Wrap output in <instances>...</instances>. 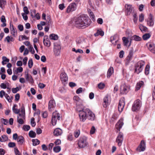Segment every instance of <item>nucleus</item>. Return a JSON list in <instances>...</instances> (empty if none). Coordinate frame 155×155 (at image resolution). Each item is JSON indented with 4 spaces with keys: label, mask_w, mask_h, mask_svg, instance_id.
Wrapping results in <instances>:
<instances>
[{
    "label": "nucleus",
    "mask_w": 155,
    "mask_h": 155,
    "mask_svg": "<svg viewBox=\"0 0 155 155\" xmlns=\"http://www.w3.org/2000/svg\"><path fill=\"white\" fill-rule=\"evenodd\" d=\"M74 22L76 27L85 28L90 25L91 20L87 17L81 15L75 18Z\"/></svg>",
    "instance_id": "obj_1"
},
{
    "label": "nucleus",
    "mask_w": 155,
    "mask_h": 155,
    "mask_svg": "<svg viewBox=\"0 0 155 155\" xmlns=\"http://www.w3.org/2000/svg\"><path fill=\"white\" fill-rule=\"evenodd\" d=\"M17 117V122L20 124H22L24 123L23 120L25 119V107L22 105L21 107L20 111Z\"/></svg>",
    "instance_id": "obj_2"
},
{
    "label": "nucleus",
    "mask_w": 155,
    "mask_h": 155,
    "mask_svg": "<svg viewBox=\"0 0 155 155\" xmlns=\"http://www.w3.org/2000/svg\"><path fill=\"white\" fill-rule=\"evenodd\" d=\"M142 106V102L138 99L134 102L132 107V110L133 111H137L140 110Z\"/></svg>",
    "instance_id": "obj_3"
},
{
    "label": "nucleus",
    "mask_w": 155,
    "mask_h": 155,
    "mask_svg": "<svg viewBox=\"0 0 155 155\" xmlns=\"http://www.w3.org/2000/svg\"><path fill=\"white\" fill-rule=\"evenodd\" d=\"M145 64V62L143 61H140L135 65V72L137 74L140 72L143 69V67Z\"/></svg>",
    "instance_id": "obj_4"
},
{
    "label": "nucleus",
    "mask_w": 155,
    "mask_h": 155,
    "mask_svg": "<svg viewBox=\"0 0 155 155\" xmlns=\"http://www.w3.org/2000/svg\"><path fill=\"white\" fill-rule=\"evenodd\" d=\"M130 88V86L125 83H122L120 86V93L122 94H126L129 91Z\"/></svg>",
    "instance_id": "obj_5"
},
{
    "label": "nucleus",
    "mask_w": 155,
    "mask_h": 155,
    "mask_svg": "<svg viewBox=\"0 0 155 155\" xmlns=\"http://www.w3.org/2000/svg\"><path fill=\"white\" fill-rule=\"evenodd\" d=\"M61 118L60 114L57 111L53 113L52 118L51 124L53 126H54L56 124L57 120H60Z\"/></svg>",
    "instance_id": "obj_6"
},
{
    "label": "nucleus",
    "mask_w": 155,
    "mask_h": 155,
    "mask_svg": "<svg viewBox=\"0 0 155 155\" xmlns=\"http://www.w3.org/2000/svg\"><path fill=\"white\" fill-rule=\"evenodd\" d=\"M87 138L85 136L81 137L78 140V145L80 148L85 147L87 144Z\"/></svg>",
    "instance_id": "obj_7"
},
{
    "label": "nucleus",
    "mask_w": 155,
    "mask_h": 155,
    "mask_svg": "<svg viewBox=\"0 0 155 155\" xmlns=\"http://www.w3.org/2000/svg\"><path fill=\"white\" fill-rule=\"evenodd\" d=\"M61 48L59 45L56 43L54 44V53L55 56H58L59 55Z\"/></svg>",
    "instance_id": "obj_8"
},
{
    "label": "nucleus",
    "mask_w": 155,
    "mask_h": 155,
    "mask_svg": "<svg viewBox=\"0 0 155 155\" xmlns=\"http://www.w3.org/2000/svg\"><path fill=\"white\" fill-rule=\"evenodd\" d=\"M77 8V5L75 3H72L70 4L68 7L66 12L69 13L75 11Z\"/></svg>",
    "instance_id": "obj_9"
},
{
    "label": "nucleus",
    "mask_w": 155,
    "mask_h": 155,
    "mask_svg": "<svg viewBox=\"0 0 155 155\" xmlns=\"http://www.w3.org/2000/svg\"><path fill=\"white\" fill-rule=\"evenodd\" d=\"M79 116L80 120L82 122H84L87 117V112L86 111V108L85 110L79 113Z\"/></svg>",
    "instance_id": "obj_10"
},
{
    "label": "nucleus",
    "mask_w": 155,
    "mask_h": 155,
    "mask_svg": "<svg viewBox=\"0 0 155 155\" xmlns=\"http://www.w3.org/2000/svg\"><path fill=\"white\" fill-rule=\"evenodd\" d=\"M56 106V103L54 100L52 98L51 99L48 104V109L49 111H52Z\"/></svg>",
    "instance_id": "obj_11"
},
{
    "label": "nucleus",
    "mask_w": 155,
    "mask_h": 155,
    "mask_svg": "<svg viewBox=\"0 0 155 155\" xmlns=\"http://www.w3.org/2000/svg\"><path fill=\"white\" fill-rule=\"evenodd\" d=\"M60 78L62 83L64 84L67 83L68 78L67 74L65 72H63L61 74Z\"/></svg>",
    "instance_id": "obj_12"
},
{
    "label": "nucleus",
    "mask_w": 155,
    "mask_h": 155,
    "mask_svg": "<svg viewBox=\"0 0 155 155\" xmlns=\"http://www.w3.org/2000/svg\"><path fill=\"white\" fill-rule=\"evenodd\" d=\"M146 148V144L144 141L142 140L138 147L137 148V150L139 152L143 151Z\"/></svg>",
    "instance_id": "obj_13"
},
{
    "label": "nucleus",
    "mask_w": 155,
    "mask_h": 155,
    "mask_svg": "<svg viewBox=\"0 0 155 155\" xmlns=\"http://www.w3.org/2000/svg\"><path fill=\"white\" fill-rule=\"evenodd\" d=\"M86 111L87 112V117L88 119L91 120H94L95 118L94 114L88 108H86Z\"/></svg>",
    "instance_id": "obj_14"
},
{
    "label": "nucleus",
    "mask_w": 155,
    "mask_h": 155,
    "mask_svg": "<svg viewBox=\"0 0 155 155\" xmlns=\"http://www.w3.org/2000/svg\"><path fill=\"white\" fill-rule=\"evenodd\" d=\"M125 99L123 98H121L119 101V102L118 105V109L119 111L121 112L124 108L125 105Z\"/></svg>",
    "instance_id": "obj_15"
},
{
    "label": "nucleus",
    "mask_w": 155,
    "mask_h": 155,
    "mask_svg": "<svg viewBox=\"0 0 155 155\" xmlns=\"http://www.w3.org/2000/svg\"><path fill=\"white\" fill-rule=\"evenodd\" d=\"M123 140V134L121 133H120L116 139V142L117 143L118 145L119 146H120L122 145Z\"/></svg>",
    "instance_id": "obj_16"
},
{
    "label": "nucleus",
    "mask_w": 155,
    "mask_h": 155,
    "mask_svg": "<svg viewBox=\"0 0 155 155\" xmlns=\"http://www.w3.org/2000/svg\"><path fill=\"white\" fill-rule=\"evenodd\" d=\"M43 43L44 45L47 47H49L51 45V43L47 35L44 36Z\"/></svg>",
    "instance_id": "obj_17"
},
{
    "label": "nucleus",
    "mask_w": 155,
    "mask_h": 155,
    "mask_svg": "<svg viewBox=\"0 0 155 155\" xmlns=\"http://www.w3.org/2000/svg\"><path fill=\"white\" fill-rule=\"evenodd\" d=\"M123 118L120 119L117 122L116 125V127L117 129V132H118V130L119 131L120 129L122 127V126L124 124L123 122Z\"/></svg>",
    "instance_id": "obj_18"
},
{
    "label": "nucleus",
    "mask_w": 155,
    "mask_h": 155,
    "mask_svg": "<svg viewBox=\"0 0 155 155\" xmlns=\"http://www.w3.org/2000/svg\"><path fill=\"white\" fill-rule=\"evenodd\" d=\"M76 109L80 113L85 110V107L82 104H76Z\"/></svg>",
    "instance_id": "obj_19"
},
{
    "label": "nucleus",
    "mask_w": 155,
    "mask_h": 155,
    "mask_svg": "<svg viewBox=\"0 0 155 155\" xmlns=\"http://www.w3.org/2000/svg\"><path fill=\"white\" fill-rule=\"evenodd\" d=\"M147 23L148 25L152 26L154 25V21L153 19V16L151 14H150L149 17L147 19Z\"/></svg>",
    "instance_id": "obj_20"
},
{
    "label": "nucleus",
    "mask_w": 155,
    "mask_h": 155,
    "mask_svg": "<svg viewBox=\"0 0 155 155\" xmlns=\"http://www.w3.org/2000/svg\"><path fill=\"white\" fill-rule=\"evenodd\" d=\"M76 42L77 45L78 46H81L83 45L84 41L83 38L81 37H78L76 39Z\"/></svg>",
    "instance_id": "obj_21"
},
{
    "label": "nucleus",
    "mask_w": 155,
    "mask_h": 155,
    "mask_svg": "<svg viewBox=\"0 0 155 155\" xmlns=\"http://www.w3.org/2000/svg\"><path fill=\"white\" fill-rule=\"evenodd\" d=\"M62 133V130L59 128H57L55 129L53 132L54 135L56 136L60 135Z\"/></svg>",
    "instance_id": "obj_22"
},
{
    "label": "nucleus",
    "mask_w": 155,
    "mask_h": 155,
    "mask_svg": "<svg viewBox=\"0 0 155 155\" xmlns=\"http://www.w3.org/2000/svg\"><path fill=\"white\" fill-rule=\"evenodd\" d=\"M17 140L18 144L20 145L23 144L25 143L24 138L22 136H18Z\"/></svg>",
    "instance_id": "obj_23"
},
{
    "label": "nucleus",
    "mask_w": 155,
    "mask_h": 155,
    "mask_svg": "<svg viewBox=\"0 0 155 155\" xmlns=\"http://www.w3.org/2000/svg\"><path fill=\"white\" fill-rule=\"evenodd\" d=\"M149 49L153 53H155V45L153 43H150L148 45Z\"/></svg>",
    "instance_id": "obj_24"
},
{
    "label": "nucleus",
    "mask_w": 155,
    "mask_h": 155,
    "mask_svg": "<svg viewBox=\"0 0 155 155\" xmlns=\"http://www.w3.org/2000/svg\"><path fill=\"white\" fill-rule=\"evenodd\" d=\"M109 102L107 96H106L104 98V102L103 105L104 107H106L107 106L109 105Z\"/></svg>",
    "instance_id": "obj_25"
},
{
    "label": "nucleus",
    "mask_w": 155,
    "mask_h": 155,
    "mask_svg": "<svg viewBox=\"0 0 155 155\" xmlns=\"http://www.w3.org/2000/svg\"><path fill=\"white\" fill-rule=\"evenodd\" d=\"M125 8H126V10L127 11V14L128 15H130L132 11V8L131 5H126L125 6Z\"/></svg>",
    "instance_id": "obj_26"
},
{
    "label": "nucleus",
    "mask_w": 155,
    "mask_h": 155,
    "mask_svg": "<svg viewBox=\"0 0 155 155\" xmlns=\"http://www.w3.org/2000/svg\"><path fill=\"white\" fill-rule=\"evenodd\" d=\"M104 32L101 29H100L97 30V32L94 34V35L95 36H97L100 35L103 36L104 35Z\"/></svg>",
    "instance_id": "obj_27"
},
{
    "label": "nucleus",
    "mask_w": 155,
    "mask_h": 155,
    "mask_svg": "<svg viewBox=\"0 0 155 155\" xmlns=\"http://www.w3.org/2000/svg\"><path fill=\"white\" fill-rule=\"evenodd\" d=\"M143 84L144 82L142 81H140L137 83L136 86V90L137 91L139 90Z\"/></svg>",
    "instance_id": "obj_28"
},
{
    "label": "nucleus",
    "mask_w": 155,
    "mask_h": 155,
    "mask_svg": "<svg viewBox=\"0 0 155 155\" xmlns=\"http://www.w3.org/2000/svg\"><path fill=\"white\" fill-rule=\"evenodd\" d=\"M117 35H115L111 37L110 38V41L112 44L116 45V43H117L118 41V40H116V38Z\"/></svg>",
    "instance_id": "obj_29"
},
{
    "label": "nucleus",
    "mask_w": 155,
    "mask_h": 155,
    "mask_svg": "<svg viewBox=\"0 0 155 155\" xmlns=\"http://www.w3.org/2000/svg\"><path fill=\"white\" fill-rule=\"evenodd\" d=\"M114 69L112 67H110L108 69L107 71V77L108 78H110L111 74L113 73Z\"/></svg>",
    "instance_id": "obj_30"
},
{
    "label": "nucleus",
    "mask_w": 155,
    "mask_h": 155,
    "mask_svg": "<svg viewBox=\"0 0 155 155\" xmlns=\"http://www.w3.org/2000/svg\"><path fill=\"white\" fill-rule=\"evenodd\" d=\"M6 5V2L5 0H0V7L2 9H3L5 5Z\"/></svg>",
    "instance_id": "obj_31"
},
{
    "label": "nucleus",
    "mask_w": 155,
    "mask_h": 155,
    "mask_svg": "<svg viewBox=\"0 0 155 155\" xmlns=\"http://www.w3.org/2000/svg\"><path fill=\"white\" fill-rule=\"evenodd\" d=\"M73 99L74 101L76 103V104H78V102L81 103V99L77 96H74Z\"/></svg>",
    "instance_id": "obj_32"
},
{
    "label": "nucleus",
    "mask_w": 155,
    "mask_h": 155,
    "mask_svg": "<svg viewBox=\"0 0 155 155\" xmlns=\"http://www.w3.org/2000/svg\"><path fill=\"white\" fill-rule=\"evenodd\" d=\"M51 40H57L58 39V36L53 34H51L49 36Z\"/></svg>",
    "instance_id": "obj_33"
},
{
    "label": "nucleus",
    "mask_w": 155,
    "mask_h": 155,
    "mask_svg": "<svg viewBox=\"0 0 155 155\" xmlns=\"http://www.w3.org/2000/svg\"><path fill=\"white\" fill-rule=\"evenodd\" d=\"M32 141L33 142V145L34 146L39 144L40 143L39 140L36 139H32Z\"/></svg>",
    "instance_id": "obj_34"
},
{
    "label": "nucleus",
    "mask_w": 155,
    "mask_h": 155,
    "mask_svg": "<svg viewBox=\"0 0 155 155\" xmlns=\"http://www.w3.org/2000/svg\"><path fill=\"white\" fill-rule=\"evenodd\" d=\"M141 39V38L139 37V36L136 35H134L131 38V40H134L135 41H140Z\"/></svg>",
    "instance_id": "obj_35"
},
{
    "label": "nucleus",
    "mask_w": 155,
    "mask_h": 155,
    "mask_svg": "<svg viewBox=\"0 0 155 155\" xmlns=\"http://www.w3.org/2000/svg\"><path fill=\"white\" fill-rule=\"evenodd\" d=\"M122 40L124 42V44L125 46H127L129 42L128 39L125 37H124L122 38Z\"/></svg>",
    "instance_id": "obj_36"
},
{
    "label": "nucleus",
    "mask_w": 155,
    "mask_h": 155,
    "mask_svg": "<svg viewBox=\"0 0 155 155\" xmlns=\"http://www.w3.org/2000/svg\"><path fill=\"white\" fill-rule=\"evenodd\" d=\"M61 150V147L59 146H57L54 147L53 151L56 152L58 153Z\"/></svg>",
    "instance_id": "obj_37"
},
{
    "label": "nucleus",
    "mask_w": 155,
    "mask_h": 155,
    "mask_svg": "<svg viewBox=\"0 0 155 155\" xmlns=\"http://www.w3.org/2000/svg\"><path fill=\"white\" fill-rule=\"evenodd\" d=\"M132 57L127 56L125 60V64L126 65L129 64L130 61L132 59Z\"/></svg>",
    "instance_id": "obj_38"
},
{
    "label": "nucleus",
    "mask_w": 155,
    "mask_h": 155,
    "mask_svg": "<svg viewBox=\"0 0 155 155\" xmlns=\"http://www.w3.org/2000/svg\"><path fill=\"white\" fill-rule=\"evenodd\" d=\"M150 37V35L149 34L147 33L143 36L142 38L144 40H147Z\"/></svg>",
    "instance_id": "obj_39"
},
{
    "label": "nucleus",
    "mask_w": 155,
    "mask_h": 155,
    "mask_svg": "<svg viewBox=\"0 0 155 155\" xmlns=\"http://www.w3.org/2000/svg\"><path fill=\"white\" fill-rule=\"evenodd\" d=\"M2 138H0V141L3 142L6 141L8 139V137L5 135H3L2 136Z\"/></svg>",
    "instance_id": "obj_40"
},
{
    "label": "nucleus",
    "mask_w": 155,
    "mask_h": 155,
    "mask_svg": "<svg viewBox=\"0 0 155 155\" xmlns=\"http://www.w3.org/2000/svg\"><path fill=\"white\" fill-rule=\"evenodd\" d=\"M29 135L31 137L34 138L36 136V134L34 132L31 130L29 133Z\"/></svg>",
    "instance_id": "obj_41"
},
{
    "label": "nucleus",
    "mask_w": 155,
    "mask_h": 155,
    "mask_svg": "<svg viewBox=\"0 0 155 155\" xmlns=\"http://www.w3.org/2000/svg\"><path fill=\"white\" fill-rule=\"evenodd\" d=\"M150 67L149 65H147L145 70V73L146 75H148L149 73Z\"/></svg>",
    "instance_id": "obj_42"
},
{
    "label": "nucleus",
    "mask_w": 155,
    "mask_h": 155,
    "mask_svg": "<svg viewBox=\"0 0 155 155\" xmlns=\"http://www.w3.org/2000/svg\"><path fill=\"white\" fill-rule=\"evenodd\" d=\"M133 20L134 24H136L137 23V22L138 19V17L137 15L136 14H134L133 15Z\"/></svg>",
    "instance_id": "obj_43"
},
{
    "label": "nucleus",
    "mask_w": 155,
    "mask_h": 155,
    "mask_svg": "<svg viewBox=\"0 0 155 155\" xmlns=\"http://www.w3.org/2000/svg\"><path fill=\"white\" fill-rule=\"evenodd\" d=\"M144 19V15L143 14H141L139 15V21L142 22Z\"/></svg>",
    "instance_id": "obj_44"
},
{
    "label": "nucleus",
    "mask_w": 155,
    "mask_h": 155,
    "mask_svg": "<svg viewBox=\"0 0 155 155\" xmlns=\"http://www.w3.org/2000/svg\"><path fill=\"white\" fill-rule=\"evenodd\" d=\"M80 131L79 130H76L74 132V137H78L80 134Z\"/></svg>",
    "instance_id": "obj_45"
},
{
    "label": "nucleus",
    "mask_w": 155,
    "mask_h": 155,
    "mask_svg": "<svg viewBox=\"0 0 155 155\" xmlns=\"http://www.w3.org/2000/svg\"><path fill=\"white\" fill-rule=\"evenodd\" d=\"M33 64V62L32 59H31L29 60L28 63V65L29 68H31L32 67Z\"/></svg>",
    "instance_id": "obj_46"
},
{
    "label": "nucleus",
    "mask_w": 155,
    "mask_h": 155,
    "mask_svg": "<svg viewBox=\"0 0 155 155\" xmlns=\"http://www.w3.org/2000/svg\"><path fill=\"white\" fill-rule=\"evenodd\" d=\"M139 28H140V29L141 30V31H146L147 30V27L142 25H140V26Z\"/></svg>",
    "instance_id": "obj_47"
},
{
    "label": "nucleus",
    "mask_w": 155,
    "mask_h": 155,
    "mask_svg": "<svg viewBox=\"0 0 155 155\" xmlns=\"http://www.w3.org/2000/svg\"><path fill=\"white\" fill-rule=\"evenodd\" d=\"M31 124L33 127H35L36 125L35 122V118L33 117H32L31 119Z\"/></svg>",
    "instance_id": "obj_48"
},
{
    "label": "nucleus",
    "mask_w": 155,
    "mask_h": 155,
    "mask_svg": "<svg viewBox=\"0 0 155 155\" xmlns=\"http://www.w3.org/2000/svg\"><path fill=\"white\" fill-rule=\"evenodd\" d=\"M23 130L26 131H28L30 128V127L29 125H24L23 127Z\"/></svg>",
    "instance_id": "obj_49"
},
{
    "label": "nucleus",
    "mask_w": 155,
    "mask_h": 155,
    "mask_svg": "<svg viewBox=\"0 0 155 155\" xmlns=\"http://www.w3.org/2000/svg\"><path fill=\"white\" fill-rule=\"evenodd\" d=\"M11 34L14 36V37H15L17 35V31L16 29L12 30L11 31Z\"/></svg>",
    "instance_id": "obj_50"
},
{
    "label": "nucleus",
    "mask_w": 155,
    "mask_h": 155,
    "mask_svg": "<svg viewBox=\"0 0 155 155\" xmlns=\"http://www.w3.org/2000/svg\"><path fill=\"white\" fill-rule=\"evenodd\" d=\"M23 71V68L21 67L17 68L16 71H15V74H17L18 72H21Z\"/></svg>",
    "instance_id": "obj_51"
},
{
    "label": "nucleus",
    "mask_w": 155,
    "mask_h": 155,
    "mask_svg": "<svg viewBox=\"0 0 155 155\" xmlns=\"http://www.w3.org/2000/svg\"><path fill=\"white\" fill-rule=\"evenodd\" d=\"M46 25H49L51 24V21L50 18L49 16L47 17V20L46 21Z\"/></svg>",
    "instance_id": "obj_52"
},
{
    "label": "nucleus",
    "mask_w": 155,
    "mask_h": 155,
    "mask_svg": "<svg viewBox=\"0 0 155 155\" xmlns=\"http://www.w3.org/2000/svg\"><path fill=\"white\" fill-rule=\"evenodd\" d=\"M105 86V84L104 83H101L98 85V87L99 89H103Z\"/></svg>",
    "instance_id": "obj_53"
},
{
    "label": "nucleus",
    "mask_w": 155,
    "mask_h": 155,
    "mask_svg": "<svg viewBox=\"0 0 155 155\" xmlns=\"http://www.w3.org/2000/svg\"><path fill=\"white\" fill-rule=\"evenodd\" d=\"M90 18L92 19V21H95V19L94 18V15L92 12H90L89 14Z\"/></svg>",
    "instance_id": "obj_54"
},
{
    "label": "nucleus",
    "mask_w": 155,
    "mask_h": 155,
    "mask_svg": "<svg viewBox=\"0 0 155 155\" xmlns=\"http://www.w3.org/2000/svg\"><path fill=\"white\" fill-rule=\"evenodd\" d=\"M133 53L134 50L133 48H131L129 51V54L128 56L132 57L133 54Z\"/></svg>",
    "instance_id": "obj_55"
},
{
    "label": "nucleus",
    "mask_w": 155,
    "mask_h": 155,
    "mask_svg": "<svg viewBox=\"0 0 155 155\" xmlns=\"http://www.w3.org/2000/svg\"><path fill=\"white\" fill-rule=\"evenodd\" d=\"M14 150L16 155H20L21 153L17 148H15Z\"/></svg>",
    "instance_id": "obj_56"
},
{
    "label": "nucleus",
    "mask_w": 155,
    "mask_h": 155,
    "mask_svg": "<svg viewBox=\"0 0 155 155\" xmlns=\"http://www.w3.org/2000/svg\"><path fill=\"white\" fill-rule=\"evenodd\" d=\"M29 51L31 53V54H34V53L35 52V50H34L33 47L32 46H29Z\"/></svg>",
    "instance_id": "obj_57"
},
{
    "label": "nucleus",
    "mask_w": 155,
    "mask_h": 155,
    "mask_svg": "<svg viewBox=\"0 0 155 155\" xmlns=\"http://www.w3.org/2000/svg\"><path fill=\"white\" fill-rule=\"evenodd\" d=\"M15 144L14 142H10L8 144V146L10 147H15Z\"/></svg>",
    "instance_id": "obj_58"
},
{
    "label": "nucleus",
    "mask_w": 155,
    "mask_h": 155,
    "mask_svg": "<svg viewBox=\"0 0 155 155\" xmlns=\"http://www.w3.org/2000/svg\"><path fill=\"white\" fill-rule=\"evenodd\" d=\"M5 97L6 98V99L8 100V101L9 102H12L11 100L10 99V97L7 94H5Z\"/></svg>",
    "instance_id": "obj_59"
},
{
    "label": "nucleus",
    "mask_w": 155,
    "mask_h": 155,
    "mask_svg": "<svg viewBox=\"0 0 155 155\" xmlns=\"http://www.w3.org/2000/svg\"><path fill=\"white\" fill-rule=\"evenodd\" d=\"M23 11L26 14H28L29 13V12L28 10L27 7L26 6H25L23 8Z\"/></svg>",
    "instance_id": "obj_60"
},
{
    "label": "nucleus",
    "mask_w": 155,
    "mask_h": 155,
    "mask_svg": "<svg viewBox=\"0 0 155 155\" xmlns=\"http://www.w3.org/2000/svg\"><path fill=\"white\" fill-rule=\"evenodd\" d=\"M124 54V52L123 51H121L119 53V57L120 58H122L123 57Z\"/></svg>",
    "instance_id": "obj_61"
},
{
    "label": "nucleus",
    "mask_w": 155,
    "mask_h": 155,
    "mask_svg": "<svg viewBox=\"0 0 155 155\" xmlns=\"http://www.w3.org/2000/svg\"><path fill=\"white\" fill-rule=\"evenodd\" d=\"M59 8L61 10H63L65 8L64 5V4H60L58 6Z\"/></svg>",
    "instance_id": "obj_62"
},
{
    "label": "nucleus",
    "mask_w": 155,
    "mask_h": 155,
    "mask_svg": "<svg viewBox=\"0 0 155 155\" xmlns=\"http://www.w3.org/2000/svg\"><path fill=\"white\" fill-rule=\"evenodd\" d=\"M19 90V88L18 87H16L15 88H12V91L14 93H16Z\"/></svg>",
    "instance_id": "obj_63"
},
{
    "label": "nucleus",
    "mask_w": 155,
    "mask_h": 155,
    "mask_svg": "<svg viewBox=\"0 0 155 155\" xmlns=\"http://www.w3.org/2000/svg\"><path fill=\"white\" fill-rule=\"evenodd\" d=\"M82 88L81 87H80L76 91V93L77 94H79L82 93Z\"/></svg>",
    "instance_id": "obj_64"
}]
</instances>
